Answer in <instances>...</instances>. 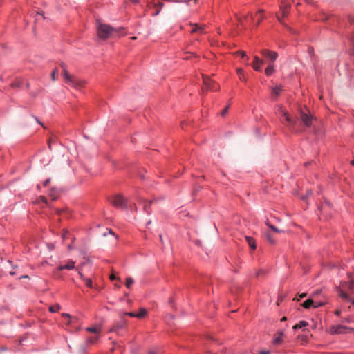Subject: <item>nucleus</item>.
I'll list each match as a JSON object with an SVG mask.
<instances>
[{"instance_id": "obj_1", "label": "nucleus", "mask_w": 354, "mask_h": 354, "mask_svg": "<svg viewBox=\"0 0 354 354\" xmlns=\"http://www.w3.org/2000/svg\"><path fill=\"white\" fill-rule=\"evenodd\" d=\"M124 28H115L109 25L97 22V32L98 37L102 39H106L111 37H118L123 35Z\"/></svg>"}, {"instance_id": "obj_2", "label": "nucleus", "mask_w": 354, "mask_h": 354, "mask_svg": "<svg viewBox=\"0 0 354 354\" xmlns=\"http://www.w3.org/2000/svg\"><path fill=\"white\" fill-rule=\"evenodd\" d=\"M60 66L62 68V77L66 84L77 89L83 88L86 82L84 80L79 79L77 77L71 75L66 69V65L64 63H61Z\"/></svg>"}, {"instance_id": "obj_3", "label": "nucleus", "mask_w": 354, "mask_h": 354, "mask_svg": "<svg viewBox=\"0 0 354 354\" xmlns=\"http://www.w3.org/2000/svg\"><path fill=\"white\" fill-rule=\"evenodd\" d=\"M203 81L204 84L203 90H210L216 91L219 90L220 86L215 82H213L209 77L203 75Z\"/></svg>"}, {"instance_id": "obj_4", "label": "nucleus", "mask_w": 354, "mask_h": 354, "mask_svg": "<svg viewBox=\"0 0 354 354\" xmlns=\"http://www.w3.org/2000/svg\"><path fill=\"white\" fill-rule=\"evenodd\" d=\"M111 203L113 205L118 208H125L127 207L126 200L121 195H115L114 196L111 200Z\"/></svg>"}, {"instance_id": "obj_5", "label": "nucleus", "mask_w": 354, "mask_h": 354, "mask_svg": "<svg viewBox=\"0 0 354 354\" xmlns=\"http://www.w3.org/2000/svg\"><path fill=\"white\" fill-rule=\"evenodd\" d=\"M313 119L314 118L311 115L305 113L303 110L300 111V120L305 127H310L312 125V121Z\"/></svg>"}, {"instance_id": "obj_6", "label": "nucleus", "mask_w": 354, "mask_h": 354, "mask_svg": "<svg viewBox=\"0 0 354 354\" xmlns=\"http://www.w3.org/2000/svg\"><path fill=\"white\" fill-rule=\"evenodd\" d=\"M290 7V4L286 3L285 1H282L281 2L280 11L281 12V17L277 15V18L280 23H283L282 17H286L288 15Z\"/></svg>"}, {"instance_id": "obj_7", "label": "nucleus", "mask_w": 354, "mask_h": 354, "mask_svg": "<svg viewBox=\"0 0 354 354\" xmlns=\"http://www.w3.org/2000/svg\"><path fill=\"white\" fill-rule=\"evenodd\" d=\"M285 118V120L287 122V127L292 131H296V126L297 124V119H294L289 115L288 112L286 113V115H283Z\"/></svg>"}, {"instance_id": "obj_8", "label": "nucleus", "mask_w": 354, "mask_h": 354, "mask_svg": "<svg viewBox=\"0 0 354 354\" xmlns=\"http://www.w3.org/2000/svg\"><path fill=\"white\" fill-rule=\"evenodd\" d=\"M285 118V120L287 122V127L292 131H296V126L297 124V119H294L289 115L288 112L286 113V115H283Z\"/></svg>"}, {"instance_id": "obj_9", "label": "nucleus", "mask_w": 354, "mask_h": 354, "mask_svg": "<svg viewBox=\"0 0 354 354\" xmlns=\"http://www.w3.org/2000/svg\"><path fill=\"white\" fill-rule=\"evenodd\" d=\"M285 118V120L287 122V127L292 131H296V126L297 124V119H294L289 115L288 112L286 113V115H283Z\"/></svg>"}, {"instance_id": "obj_10", "label": "nucleus", "mask_w": 354, "mask_h": 354, "mask_svg": "<svg viewBox=\"0 0 354 354\" xmlns=\"http://www.w3.org/2000/svg\"><path fill=\"white\" fill-rule=\"evenodd\" d=\"M261 54L266 58L270 59L271 62H274L278 57L277 53L271 51L268 49H263L261 50Z\"/></svg>"}, {"instance_id": "obj_11", "label": "nucleus", "mask_w": 354, "mask_h": 354, "mask_svg": "<svg viewBox=\"0 0 354 354\" xmlns=\"http://www.w3.org/2000/svg\"><path fill=\"white\" fill-rule=\"evenodd\" d=\"M163 6H164V4L162 2L155 3L154 1H153V2L147 3L148 8H149V9L153 8L155 10L154 13H153V16L158 15L160 13V10Z\"/></svg>"}, {"instance_id": "obj_12", "label": "nucleus", "mask_w": 354, "mask_h": 354, "mask_svg": "<svg viewBox=\"0 0 354 354\" xmlns=\"http://www.w3.org/2000/svg\"><path fill=\"white\" fill-rule=\"evenodd\" d=\"M339 297L346 301H349L354 305V299H351V292H346L344 289H339Z\"/></svg>"}, {"instance_id": "obj_13", "label": "nucleus", "mask_w": 354, "mask_h": 354, "mask_svg": "<svg viewBox=\"0 0 354 354\" xmlns=\"http://www.w3.org/2000/svg\"><path fill=\"white\" fill-rule=\"evenodd\" d=\"M75 261L72 260H68L65 264L59 265L58 267V270L60 271L63 270H71L75 268Z\"/></svg>"}, {"instance_id": "obj_14", "label": "nucleus", "mask_w": 354, "mask_h": 354, "mask_svg": "<svg viewBox=\"0 0 354 354\" xmlns=\"http://www.w3.org/2000/svg\"><path fill=\"white\" fill-rule=\"evenodd\" d=\"M263 61L259 59L257 56H254V61L252 63V66L257 71L261 70V66L263 64Z\"/></svg>"}, {"instance_id": "obj_15", "label": "nucleus", "mask_w": 354, "mask_h": 354, "mask_svg": "<svg viewBox=\"0 0 354 354\" xmlns=\"http://www.w3.org/2000/svg\"><path fill=\"white\" fill-rule=\"evenodd\" d=\"M348 328L344 326L337 325L333 326L330 328V331L332 334H340L344 333L345 330Z\"/></svg>"}, {"instance_id": "obj_16", "label": "nucleus", "mask_w": 354, "mask_h": 354, "mask_svg": "<svg viewBox=\"0 0 354 354\" xmlns=\"http://www.w3.org/2000/svg\"><path fill=\"white\" fill-rule=\"evenodd\" d=\"M86 331L88 333H92L95 335H100L101 330H102V326L101 325H95L91 327H87L85 329Z\"/></svg>"}, {"instance_id": "obj_17", "label": "nucleus", "mask_w": 354, "mask_h": 354, "mask_svg": "<svg viewBox=\"0 0 354 354\" xmlns=\"http://www.w3.org/2000/svg\"><path fill=\"white\" fill-rule=\"evenodd\" d=\"M138 202L143 204V210L147 214H151V211L149 209V207L151 206V205L152 204L153 201H145L144 199H141L140 198L138 201Z\"/></svg>"}, {"instance_id": "obj_18", "label": "nucleus", "mask_w": 354, "mask_h": 354, "mask_svg": "<svg viewBox=\"0 0 354 354\" xmlns=\"http://www.w3.org/2000/svg\"><path fill=\"white\" fill-rule=\"evenodd\" d=\"M126 323L124 320H122L119 322H117L114 324V326L110 329L111 332H117L119 329L124 327Z\"/></svg>"}, {"instance_id": "obj_19", "label": "nucleus", "mask_w": 354, "mask_h": 354, "mask_svg": "<svg viewBox=\"0 0 354 354\" xmlns=\"http://www.w3.org/2000/svg\"><path fill=\"white\" fill-rule=\"evenodd\" d=\"M282 89L283 88L281 86H277L273 87L272 88V95L274 97H277L280 95Z\"/></svg>"}, {"instance_id": "obj_20", "label": "nucleus", "mask_w": 354, "mask_h": 354, "mask_svg": "<svg viewBox=\"0 0 354 354\" xmlns=\"http://www.w3.org/2000/svg\"><path fill=\"white\" fill-rule=\"evenodd\" d=\"M100 335H95L94 337H89L86 338V343L87 345L94 344L99 339Z\"/></svg>"}, {"instance_id": "obj_21", "label": "nucleus", "mask_w": 354, "mask_h": 354, "mask_svg": "<svg viewBox=\"0 0 354 354\" xmlns=\"http://www.w3.org/2000/svg\"><path fill=\"white\" fill-rule=\"evenodd\" d=\"M245 239L250 247L252 250H255L257 246L254 239L250 236H245Z\"/></svg>"}, {"instance_id": "obj_22", "label": "nucleus", "mask_w": 354, "mask_h": 354, "mask_svg": "<svg viewBox=\"0 0 354 354\" xmlns=\"http://www.w3.org/2000/svg\"><path fill=\"white\" fill-rule=\"evenodd\" d=\"M147 315V310L145 308H141L139 310V312L136 313V317L138 319H142L145 317Z\"/></svg>"}, {"instance_id": "obj_23", "label": "nucleus", "mask_w": 354, "mask_h": 354, "mask_svg": "<svg viewBox=\"0 0 354 354\" xmlns=\"http://www.w3.org/2000/svg\"><path fill=\"white\" fill-rule=\"evenodd\" d=\"M283 336V332L277 333V337L274 339L273 343L276 345L279 344L282 342V337Z\"/></svg>"}, {"instance_id": "obj_24", "label": "nucleus", "mask_w": 354, "mask_h": 354, "mask_svg": "<svg viewBox=\"0 0 354 354\" xmlns=\"http://www.w3.org/2000/svg\"><path fill=\"white\" fill-rule=\"evenodd\" d=\"M314 304V301L311 298H308L307 300H306L303 304H301V306L305 308H309L310 306H312Z\"/></svg>"}, {"instance_id": "obj_25", "label": "nucleus", "mask_w": 354, "mask_h": 354, "mask_svg": "<svg viewBox=\"0 0 354 354\" xmlns=\"http://www.w3.org/2000/svg\"><path fill=\"white\" fill-rule=\"evenodd\" d=\"M263 13H264L263 10H259L257 12V14H256V16L257 17V25H259L260 24V22L261 21V20L263 19V17H264Z\"/></svg>"}, {"instance_id": "obj_26", "label": "nucleus", "mask_w": 354, "mask_h": 354, "mask_svg": "<svg viewBox=\"0 0 354 354\" xmlns=\"http://www.w3.org/2000/svg\"><path fill=\"white\" fill-rule=\"evenodd\" d=\"M274 65L270 64L266 68V74L268 76L271 75L274 72Z\"/></svg>"}, {"instance_id": "obj_27", "label": "nucleus", "mask_w": 354, "mask_h": 354, "mask_svg": "<svg viewBox=\"0 0 354 354\" xmlns=\"http://www.w3.org/2000/svg\"><path fill=\"white\" fill-rule=\"evenodd\" d=\"M308 325V322H306V321H300L298 324H297L296 325H295L293 326V329H297V328H303V327H305V326H307Z\"/></svg>"}, {"instance_id": "obj_28", "label": "nucleus", "mask_w": 354, "mask_h": 354, "mask_svg": "<svg viewBox=\"0 0 354 354\" xmlns=\"http://www.w3.org/2000/svg\"><path fill=\"white\" fill-rule=\"evenodd\" d=\"M79 274H80L81 278L82 279V280L84 281V285L88 287V288L91 287V286H92V281H91V279H89V278H85L84 279L83 277L82 274L80 272H79Z\"/></svg>"}, {"instance_id": "obj_29", "label": "nucleus", "mask_w": 354, "mask_h": 354, "mask_svg": "<svg viewBox=\"0 0 354 354\" xmlns=\"http://www.w3.org/2000/svg\"><path fill=\"white\" fill-rule=\"evenodd\" d=\"M236 72L239 75V78L242 81H246L245 76L244 75L243 70L242 68H237Z\"/></svg>"}, {"instance_id": "obj_30", "label": "nucleus", "mask_w": 354, "mask_h": 354, "mask_svg": "<svg viewBox=\"0 0 354 354\" xmlns=\"http://www.w3.org/2000/svg\"><path fill=\"white\" fill-rule=\"evenodd\" d=\"M61 308L59 304H56L55 306H52L49 308V310L52 313L57 312Z\"/></svg>"}, {"instance_id": "obj_31", "label": "nucleus", "mask_w": 354, "mask_h": 354, "mask_svg": "<svg viewBox=\"0 0 354 354\" xmlns=\"http://www.w3.org/2000/svg\"><path fill=\"white\" fill-rule=\"evenodd\" d=\"M133 279L131 277H127L126 279L125 285L127 288H129L131 285L133 284Z\"/></svg>"}, {"instance_id": "obj_32", "label": "nucleus", "mask_w": 354, "mask_h": 354, "mask_svg": "<svg viewBox=\"0 0 354 354\" xmlns=\"http://www.w3.org/2000/svg\"><path fill=\"white\" fill-rule=\"evenodd\" d=\"M266 225H268V227H270L272 231H274V232H281V230H279L278 228H277L275 226H274V225H271V224L268 222V220H267V221H266Z\"/></svg>"}, {"instance_id": "obj_33", "label": "nucleus", "mask_w": 354, "mask_h": 354, "mask_svg": "<svg viewBox=\"0 0 354 354\" xmlns=\"http://www.w3.org/2000/svg\"><path fill=\"white\" fill-rule=\"evenodd\" d=\"M277 111H278V113H279L280 115H281L282 116H283V115H286V113L287 112V111L283 109V107L281 105L278 106Z\"/></svg>"}, {"instance_id": "obj_34", "label": "nucleus", "mask_w": 354, "mask_h": 354, "mask_svg": "<svg viewBox=\"0 0 354 354\" xmlns=\"http://www.w3.org/2000/svg\"><path fill=\"white\" fill-rule=\"evenodd\" d=\"M205 27H206L205 25H203V26L198 25L197 32H198L199 34H205Z\"/></svg>"}, {"instance_id": "obj_35", "label": "nucleus", "mask_w": 354, "mask_h": 354, "mask_svg": "<svg viewBox=\"0 0 354 354\" xmlns=\"http://www.w3.org/2000/svg\"><path fill=\"white\" fill-rule=\"evenodd\" d=\"M190 26L193 27V28L191 30L192 33H195V32H198V24H190Z\"/></svg>"}, {"instance_id": "obj_36", "label": "nucleus", "mask_w": 354, "mask_h": 354, "mask_svg": "<svg viewBox=\"0 0 354 354\" xmlns=\"http://www.w3.org/2000/svg\"><path fill=\"white\" fill-rule=\"evenodd\" d=\"M69 232L67 230H64L62 233V237L64 241L69 237Z\"/></svg>"}, {"instance_id": "obj_37", "label": "nucleus", "mask_w": 354, "mask_h": 354, "mask_svg": "<svg viewBox=\"0 0 354 354\" xmlns=\"http://www.w3.org/2000/svg\"><path fill=\"white\" fill-rule=\"evenodd\" d=\"M57 69H55L51 74V78L53 81L57 80Z\"/></svg>"}, {"instance_id": "obj_38", "label": "nucleus", "mask_w": 354, "mask_h": 354, "mask_svg": "<svg viewBox=\"0 0 354 354\" xmlns=\"http://www.w3.org/2000/svg\"><path fill=\"white\" fill-rule=\"evenodd\" d=\"M266 237H267L268 241L270 243H274V239L272 237V236L270 234H267Z\"/></svg>"}, {"instance_id": "obj_39", "label": "nucleus", "mask_w": 354, "mask_h": 354, "mask_svg": "<svg viewBox=\"0 0 354 354\" xmlns=\"http://www.w3.org/2000/svg\"><path fill=\"white\" fill-rule=\"evenodd\" d=\"M159 349H151L149 351L148 354H159Z\"/></svg>"}, {"instance_id": "obj_40", "label": "nucleus", "mask_w": 354, "mask_h": 354, "mask_svg": "<svg viewBox=\"0 0 354 354\" xmlns=\"http://www.w3.org/2000/svg\"><path fill=\"white\" fill-rule=\"evenodd\" d=\"M229 106H230L229 105H228V106H226V107H225V108L222 111V112H221V113L222 116H225V115L227 114V111H228V109H229Z\"/></svg>"}, {"instance_id": "obj_41", "label": "nucleus", "mask_w": 354, "mask_h": 354, "mask_svg": "<svg viewBox=\"0 0 354 354\" xmlns=\"http://www.w3.org/2000/svg\"><path fill=\"white\" fill-rule=\"evenodd\" d=\"M236 54H240L242 57H246L247 60L249 59L244 51H238L236 52Z\"/></svg>"}, {"instance_id": "obj_42", "label": "nucleus", "mask_w": 354, "mask_h": 354, "mask_svg": "<svg viewBox=\"0 0 354 354\" xmlns=\"http://www.w3.org/2000/svg\"><path fill=\"white\" fill-rule=\"evenodd\" d=\"M124 315H127L130 316L131 317H136V313L129 312V313H126Z\"/></svg>"}, {"instance_id": "obj_43", "label": "nucleus", "mask_w": 354, "mask_h": 354, "mask_svg": "<svg viewBox=\"0 0 354 354\" xmlns=\"http://www.w3.org/2000/svg\"><path fill=\"white\" fill-rule=\"evenodd\" d=\"M324 305V303L322 302H316L315 304H314V307L315 308H317V307H319V306H322Z\"/></svg>"}, {"instance_id": "obj_44", "label": "nucleus", "mask_w": 354, "mask_h": 354, "mask_svg": "<svg viewBox=\"0 0 354 354\" xmlns=\"http://www.w3.org/2000/svg\"><path fill=\"white\" fill-rule=\"evenodd\" d=\"M171 1L175 3H187V0H171Z\"/></svg>"}, {"instance_id": "obj_45", "label": "nucleus", "mask_w": 354, "mask_h": 354, "mask_svg": "<svg viewBox=\"0 0 354 354\" xmlns=\"http://www.w3.org/2000/svg\"><path fill=\"white\" fill-rule=\"evenodd\" d=\"M51 143H53V139H52V138H50V139L48 140V147H49L50 149H51Z\"/></svg>"}, {"instance_id": "obj_46", "label": "nucleus", "mask_w": 354, "mask_h": 354, "mask_svg": "<svg viewBox=\"0 0 354 354\" xmlns=\"http://www.w3.org/2000/svg\"><path fill=\"white\" fill-rule=\"evenodd\" d=\"M238 20H239V24H240L241 26H243V25H244L243 19H241V18H239V19H238Z\"/></svg>"}, {"instance_id": "obj_47", "label": "nucleus", "mask_w": 354, "mask_h": 354, "mask_svg": "<svg viewBox=\"0 0 354 354\" xmlns=\"http://www.w3.org/2000/svg\"><path fill=\"white\" fill-rule=\"evenodd\" d=\"M260 354H270V352L268 351H262L260 352Z\"/></svg>"}, {"instance_id": "obj_48", "label": "nucleus", "mask_w": 354, "mask_h": 354, "mask_svg": "<svg viewBox=\"0 0 354 354\" xmlns=\"http://www.w3.org/2000/svg\"><path fill=\"white\" fill-rule=\"evenodd\" d=\"M40 198H41V201H44V203H47V199H46V197H44V196H41Z\"/></svg>"}, {"instance_id": "obj_49", "label": "nucleus", "mask_w": 354, "mask_h": 354, "mask_svg": "<svg viewBox=\"0 0 354 354\" xmlns=\"http://www.w3.org/2000/svg\"><path fill=\"white\" fill-rule=\"evenodd\" d=\"M49 182H50V179H47L46 180H45L44 185L47 186L48 184L49 183Z\"/></svg>"}, {"instance_id": "obj_50", "label": "nucleus", "mask_w": 354, "mask_h": 354, "mask_svg": "<svg viewBox=\"0 0 354 354\" xmlns=\"http://www.w3.org/2000/svg\"><path fill=\"white\" fill-rule=\"evenodd\" d=\"M115 276L114 274H112L111 276H110V279L111 280H114L115 279Z\"/></svg>"}, {"instance_id": "obj_51", "label": "nucleus", "mask_w": 354, "mask_h": 354, "mask_svg": "<svg viewBox=\"0 0 354 354\" xmlns=\"http://www.w3.org/2000/svg\"><path fill=\"white\" fill-rule=\"evenodd\" d=\"M36 119V121L37 122L38 124H39L40 125H41L42 127H44V124L39 120L38 118H35Z\"/></svg>"}, {"instance_id": "obj_52", "label": "nucleus", "mask_w": 354, "mask_h": 354, "mask_svg": "<svg viewBox=\"0 0 354 354\" xmlns=\"http://www.w3.org/2000/svg\"><path fill=\"white\" fill-rule=\"evenodd\" d=\"M335 313V315L339 316L341 313V311H340V310H337Z\"/></svg>"}, {"instance_id": "obj_53", "label": "nucleus", "mask_w": 354, "mask_h": 354, "mask_svg": "<svg viewBox=\"0 0 354 354\" xmlns=\"http://www.w3.org/2000/svg\"><path fill=\"white\" fill-rule=\"evenodd\" d=\"M263 272V270H260L257 273V276L259 277L260 276V274Z\"/></svg>"}, {"instance_id": "obj_54", "label": "nucleus", "mask_w": 354, "mask_h": 354, "mask_svg": "<svg viewBox=\"0 0 354 354\" xmlns=\"http://www.w3.org/2000/svg\"><path fill=\"white\" fill-rule=\"evenodd\" d=\"M159 238H160L161 243H163V239H162V236L161 234L159 235Z\"/></svg>"}, {"instance_id": "obj_55", "label": "nucleus", "mask_w": 354, "mask_h": 354, "mask_svg": "<svg viewBox=\"0 0 354 354\" xmlns=\"http://www.w3.org/2000/svg\"><path fill=\"white\" fill-rule=\"evenodd\" d=\"M63 316L66 317H68L69 319L71 318V316L68 314H63Z\"/></svg>"}, {"instance_id": "obj_56", "label": "nucleus", "mask_w": 354, "mask_h": 354, "mask_svg": "<svg viewBox=\"0 0 354 354\" xmlns=\"http://www.w3.org/2000/svg\"><path fill=\"white\" fill-rule=\"evenodd\" d=\"M134 3H138L139 2V0H131Z\"/></svg>"}, {"instance_id": "obj_57", "label": "nucleus", "mask_w": 354, "mask_h": 354, "mask_svg": "<svg viewBox=\"0 0 354 354\" xmlns=\"http://www.w3.org/2000/svg\"><path fill=\"white\" fill-rule=\"evenodd\" d=\"M10 274L11 275H14V274H16V272H15V271H12H12H10Z\"/></svg>"}, {"instance_id": "obj_58", "label": "nucleus", "mask_w": 354, "mask_h": 354, "mask_svg": "<svg viewBox=\"0 0 354 354\" xmlns=\"http://www.w3.org/2000/svg\"><path fill=\"white\" fill-rule=\"evenodd\" d=\"M20 278H29V277L28 275H23L21 276Z\"/></svg>"}, {"instance_id": "obj_59", "label": "nucleus", "mask_w": 354, "mask_h": 354, "mask_svg": "<svg viewBox=\"0 0 354 354\" xmlns=\"http://www.w3.org/2000/svg\"><path fill=\"white\" fill-rule=\"evenodd\" d=\"M248 16H250L251 19H253V15L252 13H248Z\"/></svg>"}, {"instance_id": "obj_60", "label": "nucleus", "mask_w": 354, "mask_h": 354, "mask_svg": "<svg viewBox=\"0 0 354 354\" xmlns=\"http://www.w3.org/2000/svg\"><path fill=\"white\" fill-rule=\"evenodd\" d=\"M306 295L305 293H302L300 295V297H305Z\"/></svg>"}, {"instance_id": "obj_61", "label": "nucleus", "mask_w": 354, "mask_h": 354, "mask_svg": "<svg viewBox=\"0 0 354 354\" xmlns=\"http://www.w3.org/2000/svg\"><path fill=\"white\" fill-rule=\"evenodd\" d=\"M12 87H15V86H18L19 85H18V84H12Z\"/></svg>"}, {"instance_id": "obj_62", "label": "nucleus", "mask_w": 354, "mask_h": 354, "mask_svg": "<svg viewBox=\"0 0 354 354\" xmlns=\"http://www.w3.org/2000/svg\"><path fill=\"white\" fill-rule=\"evenodd\" d=\"M281 320V321H285V320H286V317H283Z\"/></svg>"}, {"instance_id": "obj_63", "label": "nucleus", "mask_w": 354, "mask_h": 354, "mask_svg": "<svg viewBox=\"0 0 354 354\" xmlns=\"http://www.w3.org/2000/svg\"><path fill=\"white\" fill-rule=\"evenodd\" d=\"M68 249H69V250L73 249V247H72V245H69L68 246Z\"/></svg>"}, {"instance_id": "obj_64", "label": "nucleus", "mask_w": 354, "mask_h": 354, "mask_svg": "<svg viewBox=\"0 0 354 354\" xmlns=\"http://www.w3.org/2000/svg\"><path fill=\"white\" fill-rule=\"evenodd\" d=\"M133 209H134L136 211L137 210V207L135 205H133Z\"/></svg>"}]
</instances>
